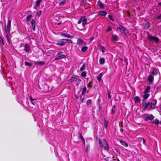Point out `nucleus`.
Returning <instances> with one entry per match:
<instances>
[{
    "label": "nucleus",
    "mask_w": 161,
    "mask_h": 161,
    "mask_svg": "<svg viewBox=\"0 0 161 161\" xmlns=\"http://www.w3.org/2000/svg\"><path fill=\"white\" fill-rule=\"evenodd\" d=\"M115 109L114 108H112L111 110L112 114H114L115 113Z\"/></svg>",
    "instance_id": "51"
},
{
    "label": "nucleus",
    "mask_w": 161,
    "mask_h": 161,
    "mask_svg": "<svg viewBox=\"0 0 161 161\" xmlns=\"http://www.w3.org/2000/svg\"><path fill=\"white\" fill-rule=\"evenodd\" d=\"M86 67V64L85 63H84L83 64L82 66L80 68V71H83L84 69H85Z\"/></svg>",
    "instance_id": "38"
},
{
    "label": "nucleus",
    "mask_w": 161,
    "mask_h": 161,
    "mask_svg": "<svg viewBox=\"0 0 161 161\" xmlns=\"http://www.w3.org/2000/svg\"><path fill=\"white\" fill-rule=\"evenodd\" d=\"M86 73L85 71H84L81 73V76L83 77H85L86 76Z\"/></svg>",
    "instance_id": "43"
},
{
    "label": "nucleus",
    "mask_w": 161,
    "mask_h": 161,
    "mask_svg": "<svg viewBox=\"0 0 161 161\" xmlns=\"http://www.w3.org/2000/svg\"><path fill=\"white\" fill-rule=\"evenodd\" d=\"M97 4L100 8L102 9H104V4H103L100 0L97 1Z\"/></svg>",
    "instance_id": "10"
},
{
    "label": "nucleus",
    "mask_w": 161,
    "mask_h": 161,
    "mask_svg": "<svg viewBox=\"0 0 161 161\" xmlns=\"http://www.w3.org/2000/svg\"><path fill=\"white\" fill-rule=\"evenodd\" d=\"M119 142L122 145L125 147H127L128 146V144L125 142L123 141L122 140H120L119 141Z\"/></svg>",
    "instance_id": "24"
},
{
    "label": "nucleus",
    "mask_w": 161,
    "mask_h": 161,
    "mask_svg": "<svg viewBox=\"0 0 161 161\" xmlns=\"http://www.w3.org/2000/svg\"><path fill=\"white\" fill-rule=\"evenodd\" d=\"M98 142L99 146L101 149H103L104 150L108 151L109 147L106 140L105 139H103L102 140L100 139H98Z\"/></svg>",
    "instance_id": "1"
},
{
    "label": "nucleus",
    "mask_w": 161,
    "mask_h": 161,
    "mask_svg": "<svg viewBox=\"0 0 161 161\" xmlns=\"http://www.w3.org/2000/svg\"><path fill=\"white\" fill-rule=\"evenodd\" d=\"M42 0H37L36 1V7L39 6Z\"/></svg>",
    "instance_id": "37"
},
{
    "label": "nucleus",
    "mask_w": 161,
    "mask_h": 161,
    "mask_svg": "<svg viewBox=\"0 0 161 161\" xmlns=\"http://www.w3.org/2000/svg\"><path fill=\"white\" fill-rule=\"evenodd\" d=\"M62 21H61L59 22H56V24L58 25H59L60 24H62Z\"/></svg>",
    "instance_id": "53"
},
{
    "label": "nucleus",
    "mask_w": 161,
    "mask_h": 161,
    "mask_svg": "<svg viewBox=\"0 0 161 161\" xmlns=\"http://www.w3.org/2000/svg\"><path fill=\"white\" fill-rule=\"evenodd\" d=\"M102 76L103 75L101 73H100L97 76V79L99 82H100L101 80V78Z\"/></svg>",
    "instance_id": "28"
},
{
    "label": "nucleus",
    "mask_w": 161,
    "mask_h": 161,
    "mask_svg": "<svg viewBox=\"0 0 161 161\" xmlns=\"http://www.w3.org/2000/svg\"><path fill=\"white\" fill-rule=\"evenodd\" d=\"M92 81H90L87 84V86L88 88H92Z\"/></svg>",
    "instance_id": "36"
},
{
    "label": "nucleus",
    "mask_w": 161,
    "mask_h": 161,
    "mask_svg": "<svg viewBox=\"0 0 161 161\" xmlns=\"http://www.w3.org/2000/svg\"><path fill=\"white\" fill-rule=\"evenodd\" d=\"M88 49V47L86 46L83 47L81 49V51L83 52H86Z\"/></svg>",
    "instance_id": "35"
},
{
    "label": "nucleus",
    "mask_w": 161,
    "mask_h": 161,
    "mask_svg": "<svg viewBox=\"0 0 161 161\" xmlns=\"http://www.w3.org/2000/svg\"><path fill=\"white\" fill-rule=\"evenodd\" d=\"M61 35L62 36H63L64 37H67L68 38H72L73 37V36H71L68 33H61Z\"/></svg>",
    "instance_id": "21"
},
{
    "label": "nucleus",
    "mask_w": 161,
    "mask_h": 161,
    "mask_svg": "<svg viewBox=\"0 0 161 161\" xmlns=\"http://www.w3.org/2000/svg\"><path fill=\"white\" fill-rule=\"evenodd\" d=\"M158 6L161 7V2L158 3Z\"/></svg>",
    "instance_id": "58"
},
{
    "label": "nucleus",
    "mask_w": 161,
    "mask_h": 161,
    "mask_svg": "<svg viewBox=\"0 0 161 161\" xmlns=\"http://www.w3.org/2000/svg\"><path fill=\"white\" fill-rule=\"evenodd\" d=\"M105 62V60L104 58H100L99 60V62L100 64L103 65L104 64Z\"/></svg>",
    "instance_id": "27"
},
{
    "label": "nucleus",
    "mask_w": 161,
    "mask_h": 161,
    "mask_svg": "<svg viewBox=\"0 0 161 161\" xmlns=\"http://www.w3.org/2000/svg\"><path fill=\"white\" fill-rule=\"evenodd\" d=\"M79 134L80 135L79 139L81 140H84V138H83V136H82L81 134L80 133H79Z\"/></svg>",
    "instance_id": "47"
},
{
    "label": "nucleus",
    "mask_w": 161,
    "mask_h": 161,
    "mask_svg": "<svg viewBox=\"0 0 161 161\" xmlns=\"http://www.w3.org/2000/svg\"><path fill=\"white\" fill-rule=\"evenodd\" d=\"M92 103V100L91 99L88 100L86 102L87 105H88L91 104Z\"/></svg>",
    "instance_id": "45"
},
{
    "label": "nucleus",
    "mask_w": 161,
    "mask_h": 161,
    "mask_svg": "<svg viewBox=\"0 0 161 161\" xmlns=\"http://www.w3.org/2000/svg\"><path fill=\"white\" fill-rule=\"evenodd\" d=\"M62 51H59L58 52L57 54V56H58V55H60L61 54H62Z\"/></svg>",
    "instance_id": "55"
},
{
    "label": "nucleus",
    "mask_w": 161,
    "mask_h": 161,
    "mask_svg": "<svg viewBox=\"0 0 161 161\" xmlns=\"http://www.w3.org/2000/svg\"><path fill=\"white\" fill-rule=\"evenodd\" d=\"M115 150L117 152H118V151L117 149H115Z\"/></svg>",
    "instance_id": "64"
},
{
    "label": "nucleus",
    "mask_w": 161,
    "mask_h": 161,
    "mask_svg": "<svg viewBox=\"0 0 161 161\" xmlns=\"http://www.w3.org/2000/svg\"><path fill=\"white\" fill-rule=\"evenodd\" d=\"M112 37V40L114 42H116L118 41L119 38L116 35H113Z\"/></svg>",
    "instance_id": "20"
},
{
    "label": "nucleus",
    "mask_w": 161,
    "mask_h": 161,
    "mask_svg": "<svg viewBox=\"0 0 161 161\" xmlns=\"http://www.w3.org/2000/svg\"><path fill=\"white\" fill-rule=\"evenodd\" d=\"M42 11L41 10H40V11H39L37 13V15L38 16H40L41 15V14H42Z\"/></svg>",
    "instance_id": "50"
},
{
    "label": "nucleus",
    "mask_w": 161,
    "mask_h": 161,
    "mask_svg": "<svg viewBox=\"0 0 161 161\" xmlns=\"http://www.w3.org/2000/svg\"><path fill=\"white\" fill-rule=\"evenodd\" d=\"M120 130L122 132V131H123V129H120Z\"/></svg>",
    "instance_id": "62"
},
{
    "label": "nucleus",
    "mask_w": 161,
    "mask_h": 161,
    "mask_svg": "<svg viewBox=\"0 0 161 161\" xmlns=\"http://www.w3.org/2000/svg\"><path fill=\"white\" fill-rule=\"evenodd\" d=\"M108 17L113 21H114V20L113 17V16L111 14L108 15Z\"/></svg>",
    "instance_id": "41"
},
{
    "label": "nucleus",
    "mask_w": 161,
    "mask_h": 161,
    "mask_svg": "<svg viewBox=\"0 0 161 161\" xmlns=\"http://www.w3.org/2000/svg\"><path fill=\"white\" fill-rule=\"evenodd\" d=\"M116 108V106L115 105H114L113 107L112 108L115 109Z\"/></svg>",
    "instance_id": "61"
},
{
    "label": "nucleus",
    "mask_w": 161,
    "mask_h": 161,
    "mask_svg": "<svg viewBox=\"0 0 161 161\" xmlns=\"http://www.w3.org/2000/svg\"><path fill=\"white\" fill-rule=\"evenodd\" d=\"M150 89V87L149 86H147L146 88L145 89L143 92V93H148L149 92V90Z\"/></svg>",
    "instance_id": "33"
},
{
    "label": "nucleus",
    "mask_w": 161,
    "mask_h": 161,
    "mask_svg": "<svg viewBox=\"0 0 161 161\" xmlns=\"http://www.w3.org/2000/svg\"><path fill=\"white\" fill-rule=\"evenodd\" d=\"M60 42H57L56 45L58 46H63L66 43L68 42L69 43H72V41L70 39H63L60 40Z\"/></svg>",
    "instance_id": "3"
},
{
    "label": "nucleus",
    "mask_w": 161,
    "mask_h": 161,
    "mask_svg": "<svg viewBox=\"0 0 161 161\" xmlns=\"http://www.w3.org/2000/svg\"><path fill=\"white\" fill-rule=\"evenodd\" d=\"M31 49L30 46L27 44H25L24 45V50L26 52H29Z\"/></svg>",
    "instance_id": "15"
},
{
    "label": "nucleus",
    "mask_w": 161,
    "mask_h": 161,
    "mask_svg": "<svg viewBox=\"0 0 161 161\" xmlns=\"http://www.w3.org/2000/svg\"><path fill=\"white\" fill-rule=\"evenodd\" d=\"M83 142V143H84V145H85V140L84 139V140H82Z\"/></svg>",
    "instance_id": "60"
},
{
    "label": "nucleus",
    "mask_w": 161,
    "mask_h": 161,
    "mask_svg": "<svg viewBox=\"0 0 161 161\" xmlns=\"http://www.w3.org/2000/svg\"><path fill=\"white\" fill-rule=\"evenodd\" d=\"M157 101L156 99L153 100L151 103L150 106L149 108L154 109L155 108V106L157 104Z\"/></svg>",
    "instance_id": "7"
},
{
    "label": "nucleus",
    "mask_w": 161,
    "mask_h": 161,
    "mask_svg": "<svg viewBox=\"0 0 161 161\" xmlns=\"http://www.w3.org/2000/svg\"><path fill=\"white\" fill-rule=\"evenodd\" d=\"M81 80L80 79H78L76 78V77H73L72 76L71 77L70 79L69 80V81L71 83H72L74 81L75 82H78L79 81H80Z\"/></svg>",
    "instance_id": "8"
},
{
    "label": "nucleus",
    "mask_w": 161,
    "mask_h": 161,
    "mask_svg": "<svg viewBox=\"0 0 161 161\" xmlns=\"http://www.w3.org/2000/svg\"><path fill=\"white\" fill-rule=\"evenodd\" d=\"M30 99L32 103L34 105V103L33 102V101H36V99H33L31 97H30Z\"/></svg>",
    "instance_id": "40"
},
{
    "label": "nucleus",
    "mask_w": 161,
    "mask_h": 161,
    "mask_svg": "<svg viewBox=\"0 0 161 161\" xmlns=\"http://www.w3.org/2000/svg\"><path fill=\"white\" fill-rule=\"evenodd\" d=\"M97 13L99 15L102 16H105L107 14V12L105 11H99Z\"/></svg>",
    "instance_id": "18"
},
{
    "label": "nucleus",
    "mask_w": 161,
    "mask_h": 161,
    "mask_svg": "<svg viewBox=\"0 0 161 161\" xmlns=\"http://www.w3.org/2000/svg\"><path fill=\"white\" fill-rule=\"evenodd\" d=\"M156 19H161V14H160L158 15H156Z\"/></svg>",
    "instance_id": "49"
},
{
    "label": "nucleus",
    "mask_w": 161,
    "mask_h": 161,
    "mask_svg": "<svg viewBox=\"0 0 161 161\" xmlns=\"http://www.w3.org/2000/svg\"><path fill=\"white\" fill-rule=\"evenodd\" d=\"M147 39L149 41L154 42L156 43H158L159 41V39L158 37H156L155 36H152L149 35L147 37Z\"/></svg>",
    "instance_id": "5"
},
{
    "label": "nucleus",
    "mask_w": 161,
    "mask_h": 161,
    "mask_svg": "<svg viewBox=\"0 0 161 161\" xmlns=\"http://www.w3.org/2000/svg\"><path fill=\"white\" fill-rule=\"evenodd\" d=\"M99 46L100 47L99 50L100 51L104 53L106 50V47L102 46L100 43L99 44Z\"/></svg>",
    "instance_id": "16"
},
{
    "label": "nucleus",
    "mask_w": 161,
    "mask_h": 161,
    "mask_svg": "<svg viewBox=\"0 0 161 161\" xmlns=\"http://www.w3.org/2000/svg\"><path fill=\"white\" fill-rule=\"evenodd\" d=\"M11 21L8 19V20L7 25L4 26V31L5 33L10 34V29L11 28Z\"/></svg>",
    "instance_id": "4"
},
{
    "label": "nucleus",
    "mask_w": 161,
    "mask_h": 161,
    "mask_svg": "<svg viewBox=\"0 0 161 161\" xmlns=\"http://www.w3.org/2000/svg\"><path fill=\"white\" fill-rule=\"evenodd\" d=\"M25 65L26 66H29V67H31V63H29L25 62Z\"/></svg>",
    "instance_id": "39"
},
{
    "label": "nucleus",
    "mask_w": 161,
    "mask_h": 161,
    "mask_svg": "<svg viewBox=\"0 0 161 161\" xmlns=\"http://www.w3.org/2000/svg\"><path fill=\"white\" fill-rule=\"evenodd\" d=\"M35 21L34 19H32L31 21V26L33 28V31H35L36 30V24H35Z\"/></svg>",
    "instance_id": "14"
},
{
    "label": "nucleus",
    "mask_w": 161,
    "mask_h": 161,
    "mask_svg": "<svg viewBox=\"0 0 161 161\" xmlns=\"http://www.w3.org/2000/svg\"><path fill=\"white\" fill-rule=\"evenodd\" d=\"M112 28L110 26H108V28L106 30V31L107 32H108L109 31H111L112 30Z\"/></svg>",
    "instance_id": "46"
},
{
    "label": "nucleus",
    "mask_w": 161,
    "mask_h": 161,
    "mask_svg": "<svg viewBox=\"0 0 161 161\" xmlns=\"http://www.w3.org/2000/svg\"><path fill=\"white\" fill-rule=\"evenodd\" d=\"M6 34V36L5 37L6 38L8 42H10V40L9 38V36L10 35V34L8 33H5Z\"/></svg>",
    "instance_id": "34"
},
{
    "label": "nucleus",
    "mask_w": 161,
    "mask_h": 161,
    "mask_svg": "<svg viewBox=\"0 0 161 161\" xmlns=\"http://www.w3.org/2000/svg\"><path fill=\"white\" fill-rule=\"evenodd\" d=\"M55 19L56 20L58 21L59 20V18L58 17H57L55 18Z\"/></svg>",
    "instance_id": "59"
},
{
    "label": "nucleus",
    "mask_w": 161,
    "mask_h": 161,
    "mask_svg": "<svg viewBox=\"0 0 161 161\" xmlns=\"http://www.w3.org/2000/svg\"><path fill=\"white\" fill-rule=\"evenodd\" d=\"M66 0H62V1L59 2L58 4L59 6H63L66 3Z\"/></svg>",
    "instance_id": "29"
},
{
    "label": "nucleus",
    "mask_w": 161,
    "mask_h": 161,
    "mask_svg": "<svg viewBox=\"0 0 161 161\" xmlns=\"http://www.w3.org/2000/svg\"><path fill=\"white\" fill-rule=\"evenodd\" d=\"M105 122L104 123V126L106 128H107L108 125V122L105 119L104 120Z\"/></svg>",
    "instance_id": "44"
},
{
    "label": "nucleus",
    "mask_w": 161,
    "mask_h": 161,
    "mask_svg": "<svg viewBox=\"0 0 161 161\" xmlns=\"http://www.w3.org/2000/svg\"><path fill=\"white\" fill-rule=\"evenodd\" d=\"M150 102H148L146 103H145L144 104H143V106L144 107V108L143 109V110L145 111L150 105Z\"/></svg>",
    "instance_id": "19"
},
{
    "label": "nucleus",
    "mask_w": 161,
    "mask_h": 161,
    "mask_svg": "<svg viewBox=\"0 0 161 161\" xmlns=\"http://www.w3.org/2000/svg\"><path fill=\"white\" fill-rule=\"evenodd\" d=\"M74 97L76 99H78V97L76 94L75 95Z\"/></svg>",
    "instance_id": "56"
},
{
    "label": "nucleus",
    "mask_w": 161,
    "mask_h": 161,
    "mask_svg": "<svg viewBox=\"0 0 161 161\" xmlns=\"http://www.w3.org/2000/svg\"><path fill=\"white\" fill-rule=\"evenodd\" d=\"M134 100L135 103H140V99L138 96H136L134 98Z\"/></svg>",
    "instance_id": "23"
},
{
    "label": "nucleus",
    "mask_w": 161,
    "mask_h": 161,
    "mask_svg": "<svg viewBox=\"0 0 161 161\" xmlns=\"http://www.w3.org/2000/svg\"><path fill=\"white\" fill-rule=\"evenodd\" d=\"M77 42L79 45L83 46L86 45V42L84 41L81 38H78Z\"/></svg>",
    "instance_id": "9"
},
{
    "label": "nucleus",
    "mask_w": 161,
    "mask_h": 161,
    "mask_svg": "<svg viewBox=\"0 0 161 161\" xmlns=\"http://www.w3.org/2000/svg\"><path fill=\"white\" fill-rule=\"evenodd\" d=\"M86 88L85 86L83 88V89H82V92H81V95H82L83 96L85 94V92H86Z\"/></svg>",
    "instance_id": "32"
},
{
    "label": "nucleus",
    "mask_w": 161,
    "mask_h": 161,
    "mask_svg": "<svg viewBox=\"0 0 161 161\" xmlns=\"http://www.w3.org/2000/svg\"><path fill=\"white\" fill-rule=\"evenodd\" d=\"M108 98L109 99H110L111 98V96L110 94V93L109 92H108Z\"/></svg>",
    "instance_id": "52"
},
{
    "label": "nucleus",
    "mask_w": 161,
    "mask_h": 161,
    "mask_svg": "<svg viewBox=\"0 0 161 161\" xmlns=\"http://www.w3.org/2000/svg\"><path fill=\"white\" fill-rule=\"evenodd\" d=\"M89 148L90 145L89 144L87 145L86 149V152L87 153L89 151Z\"/></svg>",
    "instance_id": "42"
},
{
    "label": "nucleus",
    "mask_w": 161,
    "mask_h": 161,
    "mask_svg": "<svg viewBox=\"0 0 161 161\" xmlns=\"http://www.w3.org/2000/svg\"><path fill=\"white\" fill-rule=\"evenodd\" d=\"M120 30L121 32L126 36H128L129 35V31L123 26L119 25V26L116 28V30Z\"/></svg>",
    "instance_id": "2"
},
{
    "label": "nucleus",
    "mask_w": 161,
    "mask_h": 161,
    "mask_svg": "<svg viewBox=\"0 0 161 161\" xmlns=\"http://www.w3.org/2000/svg\"><path fill=\"white\" fill-rule=\"evenodd\" d=\"M32 17V15L31 14L28 15L26 17L25 20L28 24V22L30 21V20L31 19Z\"/></svg>",
    "instance_id": "25"
},
{
    "label": "nucleus",
    "mask_w": 161,
    "mask_h": 161,
    "mask_svg": "<svg viewBox=\"0 0 161 161\" xmlns=\"http://www.w3.org/2000/svg\"><path fill=\"white\" fill-rule=\"evenodd\" d=\"M150 26V24L148 22H146L143 26V29H147Z\"/></svg>",
    "instance_id": "26"
},
{
    "label": "nucleus",
    "mask_w": 161,
    "mask_h": 161,
    "mask_svg": "<svg viewBox=\"0 0 161 161\" xmlns=\"http://www.w3.org/2000/svg\"><path fill=\"white\" fill-rule=\"evenodd\" d=\"M146 99H143L142 100V103H143V104H144L145 103H146Z\"/></svg>",
    "instance_id": "54"
},
{
    "label": "nucleus",
    "mask_w": 161,
    "mask_h": 161,
    "mask_svg": "<svg viewBox=\"0 0 161 161\" xmlns=\"http://www.w3.org/2000/svg\"><path fill=\"white\" fill-rule=\"evenodd\" d=\"M154 118V117L153 115L151 114L149 116L146 117L145 119V120L146 121H147L148 120L153 119Z\"/></svg>",
    "instance_id": "17"
},
{
    "label": "nucleus",
    "mask_w": 161,
    "mask_h": 161,
    "mask_svg": "<svg viewBox=\"0 0 161 161\" xmlns=\"http://www.w3.org/2000/svg\"><path fill=\"white\" fill-rule=\"evenodd\" d=\"M152 71L150 72V74L153 75H157L158 74V69L155 68L153 67Z\"/></svg>",
    "instance_id": "13"
},
{
    "label": "nucleus",
    "mask_w": 161,
    "mask_h": 161,
    "mask_svg": "<svg viewBox=\"0 0 161 161\" xmlns=\"http://www.w3.org/2000/svg\"><path fill=\"white\" fill-rule=\"evenodd\" d=\"M159 108H160V110H161V104L159 106Z\"/></svg>",
    "instance_id": "63"
},
{
    "label": "nucleus",
    "mask_w": 161,
    "mask_h": 161,
    "mask_svg": "<svg viewBox=\"0 0 161 161\" xmlns=\"http://www.w3.org/2000/svg\"><path fill=\"white\" fill-rule=\"evenodd\" d=\"M144 94L143 95V99H147L149 96V95L147 94V93H144Z\"/></svg>",
    "instance_id": "31"
},
{
    "label": "nucleus",
    "mask_w": 161,
    "mask_h": 161,
    "mask_svg": "<svg viewBox=\"0 0 161 161\" xmlns=\"http://www.w3.org/2000/svg\"><path fill=\"white\" fill-rule=\"evenodd\" d=\"M82 22V25L84 26L87 24V20L85 16H82L80 18L77 22L78 24H80Z\"/></svg>",
    "instance_id": "6"
},
{
    "label": "nucleus",
    "mask_w": 161,
    "mask_h": 161,
    "mask_svg": "<svg viewBox=\"0 0 161 161\" xmlns=\"http://www.w3.org/2000/svg\"><path fill=\"white\" fill-rule=\"evenodd\" d=\"M148 80L150 84H152L154 80V77L151 75H149L148 76Z\"/></svg>",
    "instance_id": "12"
},
{
    "label": "nucleus",
    "mask_w": 161,
    "mask_h": 161,
    "mask_svg": "<svg viewBox=\"0 0 161 161\" xmlns=\"http://www.w3.org/2000/svg\"><path fill=\"white\" fill-rule=\"evenodd\" d=\"M152 123L155 125H158L159 123V122L158 120L157 119H155L153 121H152Z\"/></svg>",
    "instance_id": "30"
},
{
    "label": "nucleus",
    "mask_w": 161,
    "mask_h": 161,
    "mask_svg": "<svg viewBox=\"0 0 161 161\" xmlns=\"http://www.w3.org/2000/svg\"><path fill=\"white\" fill-rule=\"evenodd\" d=\"M66 57L64 55H61L59 56H57L55 58V60H57L60 59H63L65 58Z\"/></svg>",
    "instance_id": "22"
},
{
    "label": "nucleus",
    "mask_w": 161,
    "mask_h": 161,
    "mask_svg": "<svg viewBox=\"0 0 161 161\" xmlns=\"http://www.w3.org/2000/svg\"><path fill=\"white\" fill-rule=\"evenodd\" d=\"M2 43L3 45H4V42L3 38L1 37H0V43Z\"/></svg>",
    "instance_id": "48"
},
{
    "label": "nucleus",
    "mask_w": 161,
    "mask_h": 161,
    "mask_svg": "<svg viewBox=\"0 0 161 161\" xmlns=\"http://www.w3.org/2000/svg\"><path fill=\"white\" fill-rule=\"evenodd\" d=\"M34 64L36 65L42 66L45 64V62L44 61H36L34 62Z\"/></svg>",
    "instance_id": "11"
},
{
    "label": "nucleus",
    "mask_w": 161,
    "mask_h": 161,
    "mask_svg": "<svg viewBox=\"0 0 161 161\" xmlns=\"http://www.w3.org/2000/svg\"><path fill=\"white\" fill-rule=\"evenodd\" d=\"M142 140H143L142 142L144 144L146 142V141L143 138H142Z\"/></svg>",
    "instance_id": "57"
}]
</instances>
